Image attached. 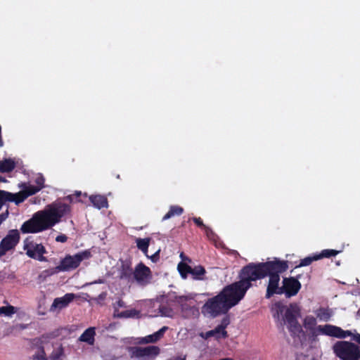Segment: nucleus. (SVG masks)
Returning <instances> with one entry per match:
<instances>
[{"label": "nucleus", "instance_id": "1", "mask_svg": "<svg viewBox=\"0 0 360 360\" xmlns=\"http://www.w3.org/2000/svg\"><path fill=\"white\" fill-rule=\"evenodd\" d=\"M71 211L70 206L62 202H54L44 210L35 212L21 227L22 233H38L58 224L61 218Z\"/></svg>", "mask_w": 360, "mask_h": 360}, {"label": "nucleus", "instance_id": "2", "mask_svg": "<svg viewBox=\"0 0 360 360\" xmlns=\"http://www.w3.org/2000/svg\"><path fill=\"white\" fill-rule=\"evenodd\" d=\"M287 267V262L281 261L275 258L273 261L264 263H250L243 267L240 271V280L233 283L231 288L236 292L241 299L245 295L246 291L251 286V281L261 279L267 276L268 269H276L281 271Z\"/></svg>", "mask_w": 360, "mask_h": 360}, {"label": "nucleus", "instance_id": "3", "mask_svg": "<svg viewBox=\"0 0 360 360\" xmlns=\"http://www.w3.org/2000/svg\"><path fill=\"white\" fill-rule=\"evenodd\" d=\"M242 299L229 285L224 288L219 295L210 299L202 307L203 314L216 317L226 313L232 307L236 305Z\"/></svg>", "mask_w": 360, "mask_h": 360}, {"label": "nucleus", "instance_id": "4", "mask_svg": "<svg viewBox=\"0 0 360 360\" xmlns=\"http://www.w3.org/2000/svg\"><path fill=\"white\" fill-rule=\"evenodd\" d=\"M303 326L311 333L312 336L323 335L339 339L350 337L351 340L356 342L360 345V333H357L356 330H345L340 327L331 324L317 326L316 319L311 315L304 317Z\"/></svg>", "mask_w": 360, "mask_h": 360}, {"label": "nucleus", "instance_id": "5", "mask_svg": "<svg viewBox=\"0 0 360 360\" xmlns=\"http://www.w3.org/2000/svg\"><path fill=\"white\" fill-rule=\"evenodd\" d=\"M271 311L274 319L282 326L286 324L292 335L299 334L302 331V327L297 321L301 309L297 304L292 303L285 306L278 302L272 305Z\"/></svg>", "mask_w": 360, "mask_h": 360}, {"label": "nucleus", "instance_id": "6", "mask_svg": "<svg viewBox=\"0 0 360 360\" xmlns=\"http://www.w3.org/2000/svg\"><path fill=\"white\" fill-rule=\"evenodd\" d=\"M333 352L340 360H360V347L350 341L340 340L333 345Z\"/></svg>", "mask_w": 360, "mask_h": 360}, {"label": "nucleus", "instance_id": "7", "mask_svg": "<svg viewBox=\"0 0 360 360\" xmlns=\"http://www.w3.org/2000/svg\"><path fill=\"white\" fill-rule=\"evenodd\" d=\"M130 356L136 360H155L160 354V348L155 345L132 347L129 348Z\"/></svg>", "mask_w": 360, "mask_h": 360}, {"label": "nucleus", "instance_id": "8", "mask_svg": "<svg viewBox=\"0 0 360 360\" xmlns=\"http://www.w3.org/2000/svg\"><path fill=\"white\" fill-rule=\"evenodd\" d=\"M91 256L90 252L85 250L78 252L74 255L66 256L57 267L59 271H68L76 269L82 261L89 259Z\"/></svg>", "mask_w": 360, "mask_h": 360}, {"label": "nucleus", "instance_id": "9", "mask_svg": "<svg viewBox=\"0 0 360 360\" xmlns=\"http://www.w3.org/2000/svg\"><path fill=\"white\" fill-rule=\"evenodd\" d=\"M288 268L287 267L281 271L276 269H268L267 275L269 276V284L266 289V297L269 298L274 294L281 295L283 293V288L279 287L280 274L285 271Z\"/></svg>", "mask_w": 360, "mask_h": 360}, {"label": "nucleus", "instance_id": "10", "mask_svg": "<svg viewBox=\"0 0 360 360\" xmlns=\"http://www.w3.org/2000/svg\"><path fill=\"white\" fill-rule=\"evenodd\" d=\"M20 233L17 229L10 230L0 243V257L15 248L20 240Z\"/></svg>", "mask_w": 360, "mask_h": 360}, {"label": "nucleus", "instance_id": "11", "mask_svg": "<svg viewBox=\"0 0 360 360\" xmlns=\"http://www.w3.org/2000/svg\"><path fill=\"white\" fill-rule=\"evenodd\" d=\"M44 177L39 174L34 180L36 186L25 183L21 184L20 188H22L21 193H22V195L26 196L27 198V197L37 193L44 187Z\"/></svg>", "mask_w": 360, "mask_h": 360}, {"label": "nucleus", "instance_id": "12", "mask_svg": "<svg viewBox=\"0 0 360 360\" xmlns=\"http://www.w3.org/2000/svg\"><path fill=\"white\" fill-rule=\"evenodd\" d=\"M24 250L28 257L37 259L39 261H44V254L46 250L41 244H36L33 243H26L24 245Z\"/></svg>", "mask_w": 360, "mask_h": 360}, {"label": "nucleus", "instance_id": "13", "mask_svg": "<svg viewBox=\"0 0 360 360\" xmlns=\"http://www.w3.org/2000/svg\"><path fill=\"white\" fill-rule=\"evenodd\" d=\"M301 288V283L295 278H285L283 280L282 288L287 297H290L297 294Z\"/></svg>", "mask_w": 360, "mask_h": 360}, {"label": "nucleus", "instance_id": "14", "mask_svg": "<svg viewBox=\"0 0 360 360\" xmlns=\"http://www.w3.org/2000/svg\"><path fill=\"white\" fill-rule=\"evenodd\" d=\"M76 295L73 293H67L64 296L54 299L50 307V311L59 312L61 309L67 307L73 301Z\"/></svg>", "mask_w": 360, "mask_h": 360}, {"label": "nucleus", "instance_id": "15", "mask_svg": "<svg viewBox=\"0 0 360 360\" xmlns=\"http://www.w3.org/2000/svg\"><path fill=\"white\" fill-rule=\"evenodd\" d=\"M26 199L21 191L12 193L5 191H0V210L6 202H14L16 205L22 202Z\"/></svg>", "mask_w": 360, "mask_h": 360}, {"label": "nucleus", "instance_id": "16", "mask_svg": "<svg viewBox=\"0 0 360 360\" xmlns=\"http://www.w3.org/2000/svg\"><path fill=\"white\" fill-rule=\"evenodd\" d=\"M134 277L140 284L147 283L150 278V270L142 263H139L134 271Z\"/></svg>", "mask_w": 360, "mask_h": 360}, {"label": "nucleus", "instance_id": "17", "mask_svg": "<svg viewBox=\"0 0 360 360\" xmlns=\"http://www.w3.org/2000/svg\"><path fill=\"white\" fill-rule=\"evenodd\" d=\"M226 326L221 324L217 326L214 329L209 330L205 333H200V336L203 339H209L214 338L217 340L225 338L227 336V333L225 330Z\"/></svg>", "mask_w": 360, "mask_h": 360}, {"label": "nucleus", "instance_id": "18", "mask_svg": "<svg viewBox=\"0 0 360 360\" xmlns=\"http://www.w3.org/2000/svg\"><path fill=\"white\" fill-rule=\"evenodd\" d=\"M169 329L167 326H163L159 330L156 331L155 333L146 335L145 337L141 338L139 339V343L141 344H150V343H156L159 340H160L165 332Z\"/></svg>", "mask_w": 360, "mask_h": 360}, {"label": "nucleus", "instance_id": "19", "mask_svg": "<svg viewBox=\"0 0 360 360\" xmlns=\"http://www.w3.org/2000/svg\"><path fill=\"white\" fill-rule=\"evenodd\" d=\"M95 335H96L95 328L94 327L88 328L79 336V341L86 342L89 345H93L95 342Z\"/></svg>", "mask_w": 360, "mask_h": 360}, {"label": "nucleus", "instance_id": "20", "mask_svg": "<svg viewBox=\"0 0 360 360\" xmlns=\"http://www.w3.org/2000/svg\"><path fill=\"white\" fill-rule=\"evenodd\" d=\"M89 200L93 204V205L98 209L108 207V205L107 198L103 195H91L89 197Z\"/></svg>", "mask_w": 360, "mask_h": 360}, {"label": "nucleus", "instance_id": "21", "mask_svg": "<svg viewBox=\"0 0 360 360\" xmlns=\"http://www.w3.org/2000/svg\"><path fill=\"white\" fill-rule=\"evenodd\" d=\"M193 299L191 295H182V296H176L175 302L179 304L182 311H186L191 309V304L188 303Z\"/></svg>", "mask_w": 360, "mask_h": 360}, {"label": "nucleus", "instance_id": "22", "mask_svg": "<svg viewBox=\"0 0 360 360\" xmlns=\"http://www.w3.org/2000/svg\"><path fill=\"white\" fill-rule=\"evenodd\" d=\"M316 318L321 321H328L333 316V311L328 308L321 307L314 311Z\"/></svg>", "mask_w": 360, "mask_h": 360}, {"label": "nucleus", "instance_id": "23", "mask_svg": "<svg viewBox=\"0 0 360 360\" xmlns=\"http://www.w3.org/2000/svg\"><path fill=\"white\" fill-rule=\"evenodd\" d=\"M15 167V162L11 158H6L0 161V172L6 173L11 172Z\"/></svg>", "mask_w": 360, "mask_h": 360}, {"label": "nucleus", "instance_id": "24", "mask_svg": "<svg viewBox=\"0 0 360 360\" xmlns=\"http://www.w3.org/2000/svg\"><path fill=\"white\" fill-rule=\"evenodd\" d=\"M150 238H136V243L137 245V248L141 250L144 255L146 257H148L147 252H148V248L150 244Z\"/></svg>", "mask_w": 360, "mask_h": 360}, {"label": "nucleus", "instance_id": "25", "mask_svg": "<svg viewBox=\"0 0 360 360\" xmlns=\"http://www.w3.org/2000/svg\"><path fill=\"white\" fill-rule=\"evenodd\" d=\"M64 357V349L62 345H59L53 349L49 357V360H63Z\"/></svg>", "mask_w": 360, "mask_h": 360}, {"label": "nucleus", "instance_id": "26", "mask_svg": "<svg viewBox=\"0 0 360 360\" xmlns=\"http://www.w3.org/2000/svg\"><path fill=\"white\" fill-rule=\"evenodd\" d=\"M206 271L205 268L201 265H198L194 266L193 268L191 267V274L195 280H202L203 276L205 274Z\"/></svg>", "mask_w": 360, "mask_h": 360}, {"label": "nucleus", "instance_id": "27", "mask_svg": "<svg viewBox=\"0 0 360 360\" xmlns=\"http://www.w3.org/2000/svg\"><path fill=\"white\" fill-rule=\"evenodd\" d=\"M140 312L134 309L122 311L119 314H115V318L128 319L139 317Z\"/></svg>", "mask_w": 360, "mask_h": 360}, {"label": "nucleus", "instance_id": "28", "mask_svg": "<svg viewBox=\"0 0 360 360\" xmlns=\"http://www.w3.org/2000/svg\"><path fill=\"white\" fill-rule=\"evenodd\" d=\"M184 212V209L177 205L170 207L168 212L163 217L162 220H167L175 215H181Z\"/></svg>", "mask_w": 360, "mask_h": 360}, {"label": "nucleus", "instance_id": "29", "mask_svg": "<svg viewBox=\"0 0 360 360\" xmlns=\"http://www.w3.org/2000/svg\"><path fill=\"white\" fill-rule=\"evenodd\" d=\"M177 269L181 276L186 279L188 274H191V266L188 265L186 262H181L177 266Z\"/></svg>", "mask_w": 360, "mask_h": 360}, {"label": "nucleus", "instance_id": "30", "mask_svg": "<svg viewBox=\"0 0 360 360\" xmlns=\"http://www.w3.org/2000/svg\"><path fill=\"white\" fill-rule=\"evenodd\" d=\"M16 312L17 308L11 305L0 307V316L11 317Z\"/></svg>", "mask_w": 360, "mask_h": 360}, {"label": "nucleus", "instance_id": "31", "mask_svg": "<svg viewBox=\"0 0 360 360\" xmlns=\"http://www.w3.org/2000/svg\"><path fill=\"white\" fill-rule=\"evenodd\" d=\"M320 259V257L318 256V254H315L313 256L307 257L302 259H301L300 264L297 266H309L311 264L312 262Z\"/></svg>", "mask_w": 360, "mask_h": 360}, {"label": "nucleus", "instance_id": "32", "mask_svg": "<svg viewBox=\"0 0 360 360\" xmlns=\"http://www.w3.org/2000/svg\"><path fill=\"white\" fill-rule=\"evenodd\" d=\"M340 252L335 250H323L321 251V253L318 254V256L320 257V259L324 258V257H331L336 256Z\"/></svg>", "mask_w": 360, "mask_h": 360}, {"label": "nucleus", "instance_id": "33", "mask_svg": "<svg viewBox=\"0 0 360 360\" xmlns=\"http://www.w3.org/2000/svg\"><path fill=\"white\" fill-rule=\"evenodd\" d=\"M125 307H126V304L124 301H122V300H117L113 304V309H114L113 316L115 317V314H119L122 311L120 310L121 308H125Z\"/></svg>", "mask_w": 360, "mask_h": 360}, {"label": "nucleus", "instance_id": "34", "mask_svg": "<svg viewBox=\"0 0 360 360\" xmlns=\"http://www.w3.org/2000/svg\"><path fill=\"white\" fill-rule=\"evenodd\" d=\"M160 313L161 316L166 317H172L174 315V311L171 308H169L166 306L162 305L159 308Z\"/></svg>", "mask_w": 360, "mask_h": 360}, {"label": "nucleus", "instance_id": "35", "mask_svg": "<svg viewBox=\"0 0 360 360\" xmlns=\"http://www.w3.org/2000/svg\"><path fill=\"white\" fill-rule=\"evenodd\" d=\"M34 360H48L43 347H40L33 355Z\"/></svg>", "mask_w": 360, "mask_h": 360}, {"label": "nucleus", "instance_id": "36", "mask_svg": "<svg viewBox=\"0 0 360 360\" xmlns=\"http://www.w3.org/2000/svg\"><path fill=\"white\" fill-rule=\"evenodd\" d=\"M68 240V237L65 234L58 235L56 238V241L58 243H65Z\"/></svg>", "mask_w": 360, "mask_h": 360}, {"label": "nucleus", "instance_id": "37", "mask_svg": "<svg viewBox=\"0 0 360 360\" xmlns=\"http://www.w3.org/2000/svg\"><path fill=\"white\" fill-rule=\"evenodd\" d=\"M159 252H160V250L156 251L152 256L150 257V259L153 262H156L158 260V259H159ZM148 257H149V256Z\"/></svg>", "mask_w": 360, "mask_h": 360}, {"label": "nucleus", "instance_id": "38", "mask_svg": "<svg viewBox=\"0 0 360 360\" xmlns=\"http://www.w3.org/2000/svg\"><path fill=\"white\" fill-rule=\"evenodd\" d=\"M8 216V210H6V211L2 214H0V224L4 221Z\"/></svg>", "mask_w": 360, "mask_h": 360}, {"label": "nucleus", "instance_id": "39", "mask_svg": "<svg viewBox=\"0 0 360 360\" xmlns=\"http://www.w3.org/2000/svg\"><path fill=\"white\" fill-rule=\"evenodd\" d=\"M205 231V233H206V235L207 236L210 238V239H212V236L214 235L212 231L208 228L207 226H205L204 228Z\"/></svg>", "mask_w": 360, "mask_h": 360}, {"label": "nucleus", "instance_id": "40", "mask_svg": "<svg viewBox=\"0 0 360 360\" xmlns=\"http://www.w3.org/2000/svg\"><path fill=\"white\" fill-rule=\"evenodd\" d=\"M193 220L198 226H202L203 228H205V226L203 224L202 221L201 220L200 218L195 217L193 219Z\"/></svg>", "mask_w": 360, "mask_h": 360}, {"label": "nucleus", "instance_id": "41", "mask_svg": "<svg viewBox=\"0 0 360 360\" xmlns=\"http://www.w3.org/2000/svg\"><path fill=\"white\" fill-rule=\"evenodd\" d=\"M179 257L181 259L183 262H191V259H189L188 257H186L184 255V252H181Z\"/></svg>", "mask_w": 360, "mask_h": 360}, {"label": "nucleus", "instance_id": "42", "mask_svg": "<svg viewBox=\"0 0 360 360\" xmlns=\"http://www.w3.org/2000/svg\"><path fill=\"white\" fill-rule=\"evenodd\" d=\"M104 281L103 279H98L97 281H95L94 282H91L90 283H89V285H91V284H96V283H103Z\"/></svg>", "mask_w": 360, "mask_h": 360}, {"label": "nucleus", "instance_id": "43", "mask_svg": "<svg viewBox=\"0 0 360 360\" xmlns=\"http://www.w3.org/2000/svg\"><path fill=\"white\" fill-rule=\"evenodd\" d=\"M16 327H18V328L21 329V330H23V329H25L27 328V325H25V324H19L18 326H17Z\"/></svg>", "mask_w": 360, "mask_h": 360}, {"label": "nucleus", "instance_id": "44", "mask_svg": "<svg viewBox=\"0 0 360 360\" xmlns=\"http://www.w3.org/2000/svg\"><path fill=\"white\" fill-rule=\"evenodd\" d=\"M127 276V273L126 272V273L122 274V277Z\"/></svg>", "mask_w": 360, "mask_h": 360}, {"label": "nucleus", "instance_id": "45", "mask_svg": "<svg viewBox=\"0 0 360 360\" xmlns=\"http://www.w3.org/2000/svg\"><path fill=\"white\" fill-rule=\"evenodd\" d=\"M4 181V179L3 177L0 176V182Z\"/></svg>", "mask_w": 360, "mask_h": 360}, {"label": "nucleus", "instance_id": "46", "mask_svg": "<svg viewBox=\"0 0 360 360\" xmlns=\"http://www.w3.org/2000/svg\"><path fill=\"white\" fill-rule=\"evenodd\" d=\"M129 271V274H131V272H132V270H131V269H130Z\"/></svg>", "mask_w": 360, "mask_h": 360}, {"label": "nucleus", "instance_id": "47", "mask_svg": "<svg viewBox=\"0 0 360 360\" xmlns=\"http://www.w3.org/2000/svg\"><path fill=\"white\" fill-rule=\"evenodd\" d=\"M357 316H360V311H359L357 312Z\"/></svg>", "mask_w": 360, "mask_h": 360}]
</instances>
